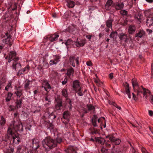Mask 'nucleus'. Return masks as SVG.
<instances>
[{
  "label": "nucleus",
  "mask_w": 153,
  "mask_h": 153,
  "mask_svg": "<svg viewBox=\"0 0 153 153\" xmlns=\"http://www.w3.org/2000/svg\"><path fill=\"white\" fill-rule=\"evenodd\" d=\"M43 146L45 148L47 147L50 149H51L56 146V140L53 139L50 137H45L42 141Z\"/></svg>",
  "instance_id": "f257e3e1"
},
{
  "label": "nucleus",
  "mask_w": 153,
  "mask_h": 153,
  "mask_svg": "<svg viewBox=\"0 0 153 153\" xmlns=\"http://www.w3.org/2000/svg\"><path fill=\"white\" fill-rule=\"evenodd\" d=\"M10 128L12 131L14 129L16 131H22L23 130V126L21 123L18 121H13L10 124L8 129Z\"/></svg>",
  "instance_id": "f03ea898"
},
{
  "label": "nucleus",
  "mask_w": 153,
  "mask_h": 153,
  "mask_svg": "<svg viewBox=\"0 0 153 153\" xmlns=\"http://www.w3.org/2000/svg\"><path fill=\"white\" fill-rule=\"evenodd\" d=\"M7 134L11 136V141H12L13 143L18 144L20 142V138L19 135L14 134L10 128L7 130Z\"/></svg>",
  "instance_id": "7ed1b4c3"
},
{
  "label": "nucleus",
  "mask_w": 153,
  "mask_h": 153,
  "mask_svg": "<svg viewBox=\"0 0 153 153\" xmlns=\"http://www.w3.org/2000/svg\"><path fill=\"white\" fill-rule=\"evenodd\" d=\"M106 138H108L111 143H114L116 145L119 144L121 142L119 138L111 135H108L106 137Z\"/></svg>",
  "instance_id": "20e7f679"
},
{
  "label": "nucleus",
  "mask_w": 153,
  "mask_h": 153,
  "mask_svg": "<svg viewBox=\"0 0 153 153\" xmlns=\"http://www.w3.org/2000/svg\"><path fill=\"white\" fill-rule=\"evenodd\" d=\"M78 57H76L75 56H71L69 58L70 63L74 67L75 66V64L77 65L79 64Z\"/></svg>",
  "instance_id": "39448f33"
},
{
  "label": "nucleus",
  "mask_w": 153,
  "mask_h": 153,
  "mask_svg": "<svg viewBox=\"0 0 153 153\" xmlns=\"http://www.w3.org/2000/svg\"><path fill=\"white\" fill-rule=\"evenodd\" d=\"M67 31L70 33L75 35L76 33V26L74 25H71L69 26L66 29Z\"/></svg>",
  "instance_id": "423d86ee"
},
{
  "label": "nucleus",
  "mask_w": 153,
  "mask_h": 153,
  "mask_svg": "<svg viewBox=\"0 0 153 153\" xmlns=\"http://www.w3.org/2000/svg\"><path fill=\"white\" fill-rule=\"evenodd\" d=\"M53 57V59L51 60L49 62L50 65H51L57 64L59 61V59L61 58L60 56L58 55H54Z\"/></svg>",
  "instance_id": "0eeeda50"
},
{
  "label": "nucleus",
  "mask_w": 153,
  "mask_h": 153,
  "mask_svg": "<svg viewBox=\"0 0 153 153\" xmlns=\"http://www.w3.org/2000/svg\"><path fill=\"white\" fill-rule=\"evenodd\" d=\"M86 43L85 39H82L79 40L77 38L75 42V45L77 47L83 46Z\"/></svg>",
  "instance_id": "6e6552de"
},
{
  "label": "nucleus",
  "mask_w": 153,
  "mask_h": 153,
  "mask_svg": "<svg viewBox=\"0 0 153 153\" xmlns=\"http://www.w3.org/2000/svg\"><path fill=\"white\" fill-rule=\"evenodd\" d=\"M16 53L14 51H11L10 52L9 54V57L12 59V60H13V62H17L19 59L18 57H16Z\"/></svg>",
  "instance_id": "1a4fd4ad"
},
{
  "label": "nucleus",
  "mask_w": 153,
  "mask_h": 153,
  "mask_svg": "<svg viewBox=\"0 0 153 153\" xmlns=\"http://www.w3.org/2000/svg\"><path fill=\"white\" fill-rule=\"evenodd\" d=\"M42 87L44 88L45 91L47 92L49 91L48 89H50L51 88L50 84L46 80H45L43 81L42 83Z\"/></svg>",
  "instance_id": "9d476101"
},
{
  "label": "nucleus",
  "mask_w": 153,
  "mask_h": 153,
  "mask_svg": "<svg viewBox=\"0 0 153 153\" xmlns=\"http://www.w3.org/2000/svg\"><path fill=\"white\" fill-rule=\"evenodd\" d=\"M81 88L82 87L80 86L79 82L78 80H75L74 81L73 83V88L74 91Z\"/></svg>",
  "instance_id": "9b49d317"
},
{
  "label": "nucleus",
  "mask_w": 153,
  "mask_h": 153,
  "mask_svg": "<svg viewBox=\"0 0 153 153\" xmlns=\"http://www.w3.org/2000/svg\"><path fill=\"white\" fill-rule=\"evenodd\" d=\"M6 38L3 39L2 41L3 43L8 44L10 46L12 45V43L10 42L11 36L10 35H8V34L7 33H6Z\"/></svg>",
  "instance_id": "f8f14e48"
},
{
  "label": "nucleus",
  "mask_w": 153,
  "mask_h": 153,
  "mask_svg": "<svg viewBox=\"0 0 153 153\" xmlns=\"http://www.w3.org/2000/svg\"><path fill=\"white\" fill-rule=\"evenodd\" d=\"M32 141L33 144L32 147L33 149L36 150L39 147V140L37 139L34 138L32 139Z\"/></svg>",
  "instance_id": "ddd939ff"
},
{
  "label": "nucleus",
  "mask_w": 153,
  "mask_h": 153,
  "mask_svg": "<svg viewBox=\"0 0 153 153\" xmlns=\"http://www.w3.org/2000/svg\"><path fill=\"white\" fill-rule=\"evenodd\" d=\"M59 36L58 35L54 34L51 35L49 38L46 37V38L47 39L49 38V40L51 42H53L56 40L57 39Z\"/></svg>",
  "instance_id": "4468645a"
},
{
  "label": "nucleus",
  "mask_w": 153,
  "mask_h": 153,
  "mask_svg": "<svg viewBox=\"0 0 153 153\" xmlns=\"http://www.w3.org/2000/svg\"><path fill=\"white\" fill-rule=\"evenodd\" d=\"M87 90L86 89H85L84 91H83L82 88V87L76 91L75 92L77 93L78 96H82L84 95L85 92Z\"/></svg>",
  "instance_id": "2eb2a0df"
},
{
  "label": "nucleus",
  "mask_w": 153,
  "mask_h": 153,
  "mask_svg": "<svg viewBox=\"0 0 153 153\" xmlns=\"http://www.w3.org/2000/svg\"><path fill=\"white\" fill-rule=\"evenodd\" d=\"M136 27L135 26L130 25L128 29V32L129 34H132L135 32Z\"/></svg>",
  "instance_id": "dca6fc26"
},
{
  "label": "nucleus",
  "mask_w": 153,
  "mask_h": 153,
  "mask_svg": "<svg viewBox=\"0 0 153 153\" xmlns=\"http://www.w3.org/2000/svg\"><path fill=\"white\" fill-rule=\"evenodd\" d=\"M119 38L122 41L126 42L128 39V36L126 34L121 33L120 34Z\"/></svg>",
  "instance_id": "f3484780"
},
{
  "label": "nucleus",
  "mask_w": 153,
  "mask_h": 153,
  "mask_svg": "<svg viewBox=\"0 0 153 153\" xmlns=\"http://www.w3.org/2000/svg\"><path fill=\"white\" fill-rule=\"evenodd\" d=\"M141 87L143 89V94L145 97L147 99V96L149 95H150V92L148 89H146V88H143V86H141Z\"/></svg>",
  "instance_id": "a211bd4d"
},
{
  "label": "nucleus",
  "mask_w": 153,
  "mask_h": 153,
  "mask_svg": "<svg viewBox=\"0 0 153 153\" xmlns=\"http://www.w3.org/2000/svg\"><path fill=\"white\" fill-rule=\"evenodd\" d=\"M13 69L15 70L17 68H20L21 67V64L19 63L13 62L12 65Z\"/></svg>",
  "instance_id": "6ab92c4d"
},
{
  "label": "nucleus",
  "mask_w": 153,
  "mask_h": 153,
  "mask_svg": "<svg viewBox=\"0 0 153 153\" xmlns=\"http://www.w3.org/2000/svg\"><path fill=\"white\" fill-rule=\"evenodd\" d=\"M125 92L126 94L128 95V97L130 99L131 95L130 92L129 88V85L127 83H126L125 85Z\"/></svg>",
  "instance_id": "aec40b11"
},
{
  "label": "nucleus",
  "mask_w": 153,
  "mask_h": 153,
  "mask_svg": "<svg viewBox=\"0 0 153 153\" xmlns=\"http://www.w3.org/2000/svg\"><path fill=\"white\" fill-rule=\"evenodd\" d=\"M95 139L97 142L100 144L102 145L104 144L105 141L104 139L101 137H95Z\"/></svg>",
  "instance_id": "412c9836"
},
{
  "label": "nucleus",
  "mask_w": 153,
  "mask_h": 153,
  "mask_svg": "<svg viewBox=\"0 0 153 153\" xmlns=\"http://www.w3.org/2000/svg\"><path fill=\"white\" fill-rule=\"evenodd\" d=\"M62 102L60 99H58L57 104L56 105L55 108L57 110L61 109V108L62 106Z\"/></svg>",
  "instance_id": "4be33fe9"
},
{
  "label": "nucleus",
  "mask_w": 153,
  "mask_h": 153,
  "mask_svg": "<svg viewBox=\"0 0 153 153\" xmlns=\"http://www.w3.org/2000/svg\"><path fill=\"white\" fill-rule=\"evenodd\" d=\"M67 153H76V150L73 146H70L67 149L65 150Z\"/></svg>",
  "instance_id": "5701e85b"
},
{
  "label": "nucleus",
  "mask_w": 153,
  "mask_h": 153,
  "mask_svg": "<svg viewBox=\"0 0 153 153\" xmlns=\"http://www.w3.org/2000/svg\"><path fill=\"white\" fill-rule=\"evenodd\" d=\"M145 32L143 30H140L137 33L135 34V37L141 38L143 36L145 35Z\"/></svg>",
  "instance_id": "b1692460"
},
{
  "label": "nucleus",
  "mask_w": 153,
  "mask_h": 153,
  "mask_svg": "<svg viewBox=\"0 0 153 153\" xmlns=\"http://www.w3.org/2000/svg\"><path fill=\"white\" fill-rule=\"evenodd\" d=\"M115 7L116 9L117 10H120L123 8L124 7V4L123 3H117L115 4Z\"/></svg>",
  "instance_id": "393cba45"
},
{
  "label": "nucleus",
  "mask_w": 153,
  "mask_h": 153,
  "mask_svg": "<svg viewBox=\"0 0 153 153\" xmlns=\"http://www.w3.org/2000/svg\"><path fill=\"white\" fill-rule=\"evenodd\" d=\"M30 67L29 66L27 65L26 67H25L23 69H22L21 70H20L18 73L17 75H20L22 74H23L24 72L25 71L27 70H29V69Z\"/></svg>",
  "instance_id": "a878e982"
},
{
  "label": "nucleus",
  "mask_w": 153,
  "mask_h": 153,
  "mask_svg": "<svg viewBox=\"0 0 153 153\" xmlns=\"http://www.w3.org/2000/svg\"><path fill=\"white\" fill-rule=\"evenodd\" d=\"M113 21V20L111 19H108L106 21V25L107 27L108 28H111Z\"/></svg>",
  "instance_id": "bb28decb"
},
{
  "label": "nucleus",
  "mask_w": 153,
  "mask_h": 153,
  "mask_svg": "<svg viewBox=\"0 0 153 153\" xmlns=\"http://www.w3.org/2000/svg\"><path fill=\"white\" fill-rule=\"evenodd\" d=\"M132 83L133 86V87L134 89H135V87H137L138 88V85L137 79L135 78L133 79L132 80Z\"/></svg>",
  "instance_id": "cd10ccee"
},
{
  "label": "nucleus",
  "mask_w": 153,
  "mask_h": 153,
  "mask_svg": "<svg viewBox=\"0 0 153 153\" xmlns=\"http://www.w3.org/2000/svg\"><path fill=\"white\" fill-rule=\"evenodd\" d=\"M6 122V120L2 116L0 117V126H3L5 125Z\"/></svg>",
  "instance_id": "c85d7f7f"
},
{
  "label": "nucleus",
  "mask_w": 153,
  "mask_h": 153,
  "mask_svg": "<svg viewBox=\"0 0 153 153\" xmlns=\"http://www.w3.org/2000/svg\"><path fill=\"white\" fill-rule=\"evenodd\" d=\"M113 2L112 0H108L106 4L105 7L106 9L108 10L109 9V7L111 6Z\"/></svg>",
  "instance_id": "c756f323"
},
{
  "label": "nucleus",
  "mask_w": 153,
  "mask_h": 153,
  "mask_svg": "<svg viewBox=\"0 0 153 153\" xmlns=\"http://www.w3.org/2000/svg\"><path fill=\"white\" fill-rule=\"evenodd\" d=\"M67 6L69 8H73L75 6V3L73 1L69 0L67 1Z\"/></svg>",
  "instance_id": "7c9ffc66"
},
{
  "label": "nucleus",
  "mask_w": 153,
  "mask_h": 153,
  "mask_svg": "<svg viewBox=\"0 0 153 153\" xmlns=\"http://www.w3.org/2000/svg\"><path fill=\"white\" fill-rule=\"evenodd\" d=\"M27 81V82H26L24 85V88L26 90H27L30 89V87H29V85L30 84V82H32L31 81L28 80H27L26 81Z\"/></svg>",
  "instance_id": "2f4dec72"
},
{
  "label": "nucleus",
  "mask_w": 153,
  "mask_h": 153,
  "mask_svg": "<svg viewBox=\"0 0 153 153\" xmlns=\"http://www.w3.org/2000/svg\"><path fill=\"white\" fill-rule=\"evenodd\" d=\"M88 110L90 111L94 112L95 110L94 106L91 104H87V105Z\"/></svg>",
  "instance_id": "473e14b6"
},
{
  "label": "nucleus",
  "mask_w": 153,
  "mask_h": 153,
  "mask_svg": "<svg viewBox=\"0 0 153 153\" xmlns=\"http://www.w3.org/2000/svg\"><path fill=\"white\" fill-rule=\"evenodd\" d=\"M115 146H113V147L111 149V153H119L120 150L119 148H116L115 149Z\"/></svg>",
  "instance_id": "72a5a7b5"
},
{
  "label": "nucleus",
  "mask_w": 153,
  "mask_h": 153,
  "mask_svg": "<svg viewBox=\"0 0 153 153\" xmlns=\"http://www.w3.org/2000/svg\"><path fill=\"white\" fill-rule=\"evenodd\" d=\"M12 82L11 81H9L8 82L7 85L5 87V89L6 91H8L9 88H12Z\"/></svg>",
  "instance_id": "f704fd0d"
},
{
  "label": "nucleus",
  "mask_w": 153,
  "mask_h": 153,
  "mask_svg": "<svg viewBox=\"0 0 153 153\" xmlns=\"http://www.w3.org/2000/svg\"><path fill=\"white\" fill-rule=\"evenodd\" d=\"M146 23L147 25L150 26L153 24V19L150 18L146 19Z\"/></svg>",
  "instance_id": "c9c22d12"
},
{
  "label": "nucleus",
  "mask_w": 153,
  "mask_h": 153,
  "mask_svg": "<svg viewBox=\"0 0 153 153\" xmlns=\"http://www.w3.org/2000/svg\"><path fill=\"white\" fill-rule=\"evenodd\" d=\"M69 112L68 111H65L63 113V117L65 119H67L68 117H69Z\"/></svg>",
  "instance_id": "e433bc0d"
},
{
  "label": "nucleus",
  "mask_w": 153,
  "mask_h": 153,
  "mask_svg": "<svg viewBox=\"0 0 153 153\" xmlns=\"http://www.w3.org/2000/svg\"><path fill=\"white\" fill-rule=\"evenodd\" d=\"M74 72V70L73 68H71L68 70L67 74V75L70 76Z\"/></svg>",
  "instance_id": "4c0bfd02"
},
{
  "label": "nucleus",
  "mask_w": 153,
  "mask_h": 153,
  "mask_svg": "<svg viewBox=\"0 0 153 153\" xmlns=\"http://www.w3.org/2000/svg\"><path fill=\"white\" fill-rule=\"evenodd\" d=\"M22 102V99H20L17 101L16 103L17 108H19L21 107Z\"/></svg>",
  "instance_id": "58836bf2"
},
{
  "label": "nucleus",
  "mask_w": 153,
  "mask_h": 153,
  "mask_svg": "<svg viewBox=\"0 0 153 153\" xmlns=\"http://www.w3.org/2000/svg\"><path fill=\"white\" fill-rule=\"evenodd\" d=\"M97 120V119L96 118V116H94V118L92 119V123L94 127H96L97 126L96 123Z\"/></svg>",
  "instance_id": "ea45409f"
},
{
  "label": "nucleus",
  "mask_w": 153,
  "mask_h": 153,
  "mask_svg": "<svg viewBox=\"0 0 153 153\" xmlns=\"http://www.w3.org/2000/svg\"><path fill=\"white\" fill-rule=\"evenodd\" d=\"M142 16L140 14H137L135 15V18L136 20H137L139 21L140 22V20L141 19Z\"/></svg>",
  "instance_id": "a19ab883"
},
{
  "label": "nucleus",
  "mask_w": 153,
  "mask_h": 153,
  "mask_svg": "<svg viewBox=\"0 0 153 153\" xmlns=\"http://www.w3.org/2000/svg\"><path fill=\"white\" fill-rule=\"evenodd\" d=\"M117 32H112L111 33L110 35V38H114L117 36Z\"/></svg>",
  "instance_id": "79ce46f5"
},
{
  "label": "nucleus",
  "mask_w": 153,
  "mask_h": 153,
  "mask_svg": "<svg viewBox=\"0 0 153 153\" xmlns=\"http://www.w3.org/2000/svg\"><path fill=\"white\" fill-rule=\"evenodd\" d=\"M62 95L65 97H66L68 96V94L67 90L66 89H63L62 91Z\"/></svg>",
  "instance_id": "37998d69"
},
{
  "label": "nucleus",
  "mask_w": 153,
  "mask_h": 153,
  "mask_svg": "<svg viewBox=\"0 0 153 153\" xmlns=\"http://www.w3.org/2000/svg\"><path fill=\"white\" fill-rule=\"evenodd\" d=\"M13 95V94L9 92L8 94L7 97L6 98V102H8L11 99V97H12V96Z\"/></svg>",
  "instance_id": "c03bdc74"
},
{
  "label": "nucleus",
  "mask_w": 153,
  "mask_h": 153,
  "mask_svg": "<svg viewBox=\"0 0 153 153\" xmlns=\"http://www.w3.org/2000/svg\"><path fill=\"white\" fill-rule=\"evenodd\" d=\"M73 42V40L71 39H68L66 42L65 43V45L67 46L68 45H71Z\"/></svg>",
  "instance_id": "a18cd8bd"
},
{
  "label": "nucleus",
  "mask_w": 153,
  "mask_h": 153,
  "mask_svg": "<svg viewBox=\"0 0 153 153\" xmlns=\"http://www.w3.org/2000/svg\"><path fill=\"white\" fill-rule=\"evenodd\" d=\"M15 94H16L17 96L20 97L22 94V91L20 90L19 91L18 90H17V91H15Z\"/></svg>",
  "instance_id": "49530a36"
},
{
  "label": "nucleus",
  "mask_w": 153,
  "mask_h": 153,
  "mask_svg": "<svg viewBox=\"0 0 153 153\" xmlns=\"http://www.w3.org/2000/svg\"><path fill=\"white\" fill-rule=\"evenodd\" d=\"M49 117L51 119H54L56 117L54 112H52L49 116Z\"/></svg>",
  "instance_id": "de8ad7c7"
},
{
  "label": "nucleus",
  "mask_w": 153,
  "mask_h": 153,
  "mask_svg": "<svg viewBox=\"0 0 153 153\" xmlns=\"http://www.w3.org/2000/svg\"><path fill=\"white\" fill-rule=\"evenodd\" d=\"M6 82V79L5 77H2L0 79V82L1 83L4 84Z\"/></svg>",
  "instance_id": "09e8293b"
},
{
  "label": "nucleus",
  "mask_w": 153,
  "mask_h": 153,
  "mask_svg": "<svg viewBox=\"0 0 153 153\" xmlns=\"http://www.w3.org/2000/svg\"><path fill=\"white\" fill-rule=\"evenodd\" d=\"M105 146L108 148L111 147V144L110 142L109 141H107L105 143H104Z\"/></svg>",
  "instance_id": "8fccbe9b"
},
{
  "label": "nucleus",
  "mask_w": 153,
  "mask_h": 153,
  "mask_svg": "<svg viewBox=\"0 0 153 153\" xmlns=\"http://www.w3.org/2000/svg\"><path fill=\"white\" fill-rule=\"evenodd\" d=\"M131 146V148L130 149V152L131 153H137V151H136L134 148L132 146L131 144H130Z\"/></svg>",
  "instance_id": "3c124183"
},
{
  "label": "nucleus",
  "mask_w": 153,
  "mask_h": 153,
  "mask_svg": "<svg viewBox=\"0 0 153 153\" xmlns=\"http://www.w3.org/2000/svg\"><path fill=\"white\" fill-rule=\"evenodd\" d=\"M136 90L137 91V96H140V93H142V91L140 90V88H137V89H136Z\"/></svg>",
  "instance_id": "603ef678"
},
{
  "label": "nucleus",
  "mask_w": 153,
  "mask_h": 153,
  "mask_svg": "<svg viewBox=\"0 0 153 153\" xmlns=\"http://www.w3.org/2000/svg\"><path fill=\"white\" fill-rule=\"evenodd\" d=\"M62 139L60 137H58L56 138V145L57 143H60L62 142Z\"/></svg>",
  "instance_id": "864d4df0"
},
{
  "label": "nucleus",
  "mask_w": 153,
  "mask_h": 153,
  "mask_svg": "<svg viewBox=\"0 0 153 153\" xmlns=\"http://www.w3.org/2000/svg\"><path fill=\"white\" fill-rule=\"evenodd\" d=\"M100 153H108V149H105L104 147H102L101 150V152Z\"/></svg>",
  "instance_id": "5fc2aeb1"
},
{
  "label": "nucleus",
  "mask_w": 153,
  "mask_h": 153,
  "mask_svg": "<svg viewBox=\"0 0 153 153\" xmlns=\"http://www.w3.org/2000/svg\"><path fill=\"white\" fill-rule=\"evenodd\" d=\"M48 127L50 129H53L54 128V126L51 123H48Z\"/></svg>",
  "instance_id": "6e6d98bb"
},
{
  "label": "nucleus",
  "mask_w": 153,
  "mask_h": 153,
  "mask_svg": "<svg viewBox=\"0 0 153 153\" xmlns=\"http://www.w3.org/2000/svg\"><path fill=\"white\" fill-rule=\"evenodd\" d=\"M9 137L7 134H5L3 137V140L5 141H7L9 139Z\"/></svg>",
  "instance_id": "4d7b16f0"
},
{
  "label": "nucleus",
  "mask_w": 153,
  "mask_h": 153,
  "mask_svg": "<svg viewBox=\"0 0 153 153\" xmlns=\"http://www.w3.org/2000/svg\"><path fill=\"white\" fill-rule=\"evenodd\" d=\"M120 13L123 15H127V13L125 10H123L120 11Z\"/></svg>",
  "instance_id": "13d9d810"
},
{
  "label": "nucleus",
  "mask_w": 153,
  "mask_h": 153,
  "mask_svg": "<svg viewBox=\"0 0 153 153\" xmlns=\"http://www.w3.org/2000/svg\"><path fill=\"white\" fill-rule=\"evenodd\" d=\"M68 82V79L66 78H65L64 80L62 82V85H65Z\"/></svg>",
  "instance_id": "bf43d9fd"
},
{
  "label": "nucleus",
  "mask_w": 153,
  "mask_h": 153,
  "mask_svg": "<svg viewBox=\"0 0 153 153\" xmlns=\"http://www.w3.org/2000/svg\"><path fill=\"white\" fill-rule=\"evenodd\" d=\"M91 133L93 134H96L98 133V131L97 130L94 129V130L91 131Z\"/></svg>",
  "instance_id": "052dcab7"
},
{
  "label": "nucleus",
  "mask_w": 153,
  "mask_h": 153,
  "mask_svg": "<svg viewBox=\"0 0 153 153\" xmlns=\"http://www.w3.org/2000/svg\"><path fill=\"white\" fill-rule=\"evenodd\" d=\"M141 151L142 153H149L146 149L144 148H142L141 149Z\"/></svg>",
  "instance_id": "680f3d73"
},
{
  "label": "nucleus",
  "mask_w": 153,
  "mask_h": 153,
  "mask_svg": "<svg viewBox=\"0 0 153 153\" xmlns=\"http://www.w3.org/2000/svg\"><path fill=\"white\" fill-rule=\"evenodd\" d=\"M86 65L88 66H91L92 65V63L91 61H88L87 62Z\"/></svg>",
  "instance_id": "e2e57ef3"
},
{
  "label": "nucleus",
  "mask_w": 153,
  "mask_h": 153,
  "mask_svg": "<svg viewBox=\"0 0 153 153\" xmlns=\"http://www.w3.org/2000/svg\"><path fill=\"white\" fill-rule=\"evenodd\" d=\"M150 102H151V103L153 104V95H150Z\"/></svg>",
  "instance_id": "0e129e2a"
},
{
  "label": "nucleus",
  "mask_w": 153,
  "mask_h": 153,
  "mask_svg": "<svg viewBox=\"0 0 153 153\" xmlns=\"http://www.w3.org/2000/svg\"><path fill=\"white\" fill-rule=\"evenodd\" d=\"M22 148V147L21 146L19 145L17 147V152H19L21 150Z\"/></svg>",
  "instance_id": "69168bd1"
},
{
  "label": "nucleus",
  "mask_w": 153,
  "mask_h": 153,
  "mask_svg": "<svg viewBox=\"0 0 153 153\" xmlns=\"http://www.w3.org/2000/svg\"><path fill=\"white\" fill-rule=\"evenodd\" d=\"M149 114L150 116H152L153 115V111L152 110H149Z\"/></svg>",
  "instance_id": "338daca9"
},
{
  "label": "nucleus",
  "mask_w": 153,
  "mask_h": 153,
  "mask_svg": "<svg viewBox=\"0 0 153 153\" xmlns=\"http://www.w3.org/2000/svg\"><path fill=\"white\" fill-rule=\"evenodd\" d=\"M151 72H152V78L153 75V62L151 65Z\"/></svg>",
  "instance_id": "774afa93"
}]
</instances>
